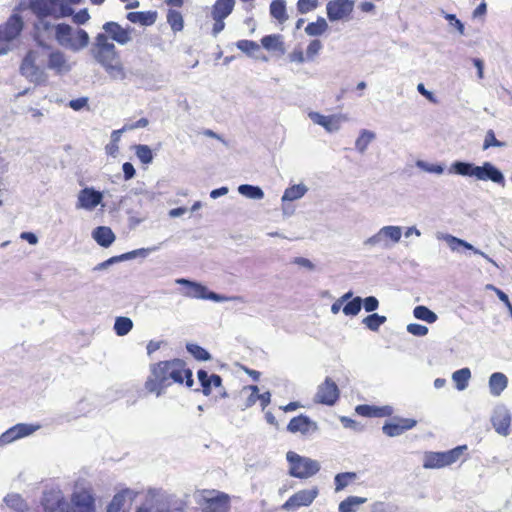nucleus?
Returning a JSON list of instances; mask_svg holds the SVG:
<instances>
[{
	"instance_id": "nucleus-1",
	"label": "nucleus",
	"mask_w": 512,
	"mask_h": 512,
	"mask_svg": "<svg viewBox=\"0 0 512 512\" xmlns=\"http://www.w3.org/2000/svg\"><path fill=\"white\" fill-rule=\"evenodd\" d=\"M104 32L98 33L92 46L94 59L105 69L113 79L123 80L126 77L125 68L114 43L125 45L131 41L133 28H123L118 22L109 21L103 25Z\"/></svg>"
},
{
	"instance_id": "nucleus-2",
	"label": "nucleus",
	"mask_w": 512,
	"mask_h": 512,
	"mask_svg": "<svg viewBox=\"0 0 512 512\" xmlns=\"http://www.w3.org/2000/svg\"><path fill=\"white\" fill-rule=\"evenodd\" d=\"M47 69L63 75L71 70V66L62 51L51 47L28 50L19 66L20 74L36 86L48 85Z\"/></svg>"
},
{
	"instance_id": "nucleus-3",
	"label": "nucleus",
	"mask_w": 512,
	"mask_h": 512,
	"mask_svg": "<svg viewBox=\"0 0 512 512\" xmlns=\"http://www.w3.org/2000/svg\"><path fill=\"white\" fill-rule=\"evenodd\" d=\"M172 384L192 388L194 384L193 374L184 360L174 358L150 365L149 375L144 382V390L147 394L160 397Z\"/></svg>"
},
{
	"instance_id": "nucleus-4",
	"label": "nucleus",
	"mask_w": 512,
	"mask_h": 512,
	"mask_svg": "<svg viewBox=\"0 0 512 512\" xmlns=\"http://www.w3.org/2000/svg\"><path fill=\"white\" fill-rule=\"evenodd\" d=\"M26 8L38 17H52L53 19H60L69 16L73 13L70 6L60 2L59 0H28L20 2L14 9V13L24 11Z\"/></svg>"
},
{
	"instance_id": "nucleus-5",
	"label": "nucleus",
	"mask_w": 512,
	"mask_h": 512,
	"mask_svg": "<svg viewBox=\"0 0 512 512\" xmlns=\"http://www.w3.org/2000/svg\"><path fill=\"white\" fill-rule=\"evenodd\" d=\"M57 42L73 51L85 48L89 43V35L84 29L73 31L70 25L61 23L56 25L54 37Z\"/></svg>"
},
{
	"instance_id": "nucleus-6",
	"label": "nucleus",
	"mask_w": 512,
	"mask_h": 512,
	"mask_svg": "<svg viewBox=\"0 0 512 512\" xmlns=\"http://www.w3.org/2000/svg\"><path fill=\"white\" fill-rule=\"evenodd\" d=\"M286 459L289 463V475L294 478L308 479L320 470L318 461L300 456L296 452L288 451Z\"/></svg>"
},
{
	"instance_id": "nucleus-7",
	"label": "nucleus",
	"mask_w": 512,
	"mask_h": 512,
	"mask_svg": "<svg viewBox=\"0 0 512 512\" xmlns=\"http://www.w3.org/2000/svg\"><path fill=\"white\" fill-rule=\"evenodd\" d=\"M199 505L202 512H230L231 498L222 491L216 489H202L199 491Z\"/></svg>"
},
{
	"instance_id": "nucleus-8",
	"label": "nucleus",
	"mask_w": 512,
	"mask_h": 512,
	"mask_svg": "<svg viewBox=\"0 0 512 512\" xmlns=\"http://www.w3.org/2000/svg\"><path fill=\"white\" fill-rule=\"evenodd\" d=\"M24 28V21L18 13H13L5 23L0 25V54L10 50V43L15 40Z\"/></svg>"
},
{
	"instance_id": "nucleus-9",
	"label": "nucleus",
	"mask_w": 512,
	"mask_h": 512,
	"mask_svg": "<svg viewBox=\"0 0 512 512\" xmlns=\"http://www.w3.org/2000/svg\"><path fill=\"white\" fill-rule=\"evenodd\" d=\"M466 446H458L445 452H426L423 459L425 469H439L457 462Z\"/></svg>"
},
{
	"instance_id": "nucleus-10",
	"label": "nucleus",
	"mask_w": 512,
	"mask_h": 512,
	"mask_svg": "<svg viewBox=\"0 0 512 512\" xmlns=\"http://www.w3.org/2000/svg\"><path fill=\"white\" fill-rule=\"evenodd\" d=\"M236 0H216L212 6L211 16L214 20L212 34L217 36L224 28V20L232 13Z\"/></svg>"
},
{
	"instance_id": "nucleus-11",
	"label": "nucleus",
	"mask_w": 512,
	"mask_h": 512,
	"mask_svg": "<svg viewBox=\"0 0 512 512\" xmlns=\"http://www.w3.org/2000/svg\"><path fill=\"white\" fill-rule=\"evenodd\" d=\"M318 495L319 489L316 486L310 489L299 490L284 502L282 509L286 511H294L300 507L310 506Z\"/></svg>"
},
{
	"instance_id": "nucleus-12",
	"label": "nucleus",
	"mask_w": 512,
	"mask_h": 512,
	"mask_svg": "<svg viewBox=\"0 0 512 512\" xmlns=\"http://www.w3.org/2000/svg\"><path fill=\"white\" fill-rule=\"evenodd\" d=\"M48 17H38L33 26V37L40 47H50L46 44L54 39L56 25L47 20Z\"/></svg>"
},
{
	"instance_id": "nucleus-13",
	"label": "nucleus",
	"mask_w": 512,
	"mask_h": 512,
	"mask_svg": "<svg viewBox=\"0 0 512 512\" xmlns=\"http://www.w3.org/2000/svg\"><path fill=\"white\" fill-rule=\"evenodd\" d=\"M340 391L337 384L329 377L318 386L315 402L328 406L334 405L339 399Z\"/></svg>"
},
{
	"instance_id": "nucleus-14",
	"label": "nucleus",
	"mask_w": 512,
	"mask_h": 512,
	"mask_svg": "<svg viewBox=\"0 0 512 512\" xmlns=\"http://www.w3.org/2000/svg\"><path fill=\"white\" fill-rule=\"evenodd\" d=\"M353 0H331L327 3V17L330 21L348 19L353 12Z\"/></svg>"
},
{
	"instance_id": "nucleus-15",
	"label": "nucleus",
	"mask_w": 512,
	"mask_h": 512,
	"mask_svg": "<svg viewBox=\"0 0 512 512\" xmlns=\"http://www.w3.org/2000/svg\"><path fill=\"white\" fill-rule=\"evenodd\" d=\"M37 429L36 426L19 423L6 430L0 436V445L9 444L15 440L31 435Z\"/></svg>"
},
{
	"instance_id": "nucleus-16",
	"label": "nucleus",
	"mask_w": 512,
	"mask_h": 512,
	"mask_svg": "<svg viewBox=\"0 0 512 512\" xmlns=\"http://www.w3.org/2000/svg\"><path fill=\"white\" fill-rule=\"evenodd\" d=\"M71 501L76 512H95V499L89 489L74 492Z\"/></svg>"
},
{
	"instance_id": "nucleus-17",
	"label": "nucleus",
	"mask_w": 512,
	"mask_h": 512,
	"mask_svg": "<svg viewBox=\"0 0 512 512\" xmlns=\"http://www.w3.org/2000/svg\"><path fill=\"white\" fill-rule=\"evenodd\" d=\"M102 198L103 195L101 192L86 187L80 190L76 207L92 210L101 203Z\"/></svg>"
},
{
	"instance_id": "nucleus-18",
	"label": "nucleus",
	"mask_w": 512,
	"mask_h": 512,
	"mask_svg": "<svg viewBox=\"0 0 512 512\" xmlns=\"http://www.w3.org/2000/svg\"><path fill=\"white\" fill-rule=\"evenodd\" d=\"M475 178L481 181L490 180L501 185H504L505 182L502 172L490 162H485L482 166H477L475 170Z\"/></svg>"
},
{
	"instance_id": "nucleus-19",
	"label": "nucleus",
	"mask_w": 512,
	"mask_h": 512,
	"mask_svg": "<svg viewBox=\"0 0 512 512\" xmlns=\"http://www.w3.org/2000/svg\"><path fill=\"white\" fill-rule=\"evenodd\" d=\"M44 512H69L68 503L56 492L46 493L42 499Z\"/></svg>"
},
{
	"instance_id": "nucleus-20",
	"label": "nucleus",
	"mask_w": 512,
	"mask_h": 512,
	"mask_svg": "<svg viewBox=\"0 0 512 512\" xmlns=\"http://www.w3.org/2000/svg\"><path fill=\"white\" fill-rule=\"evenodd\" d=\"M287 430L291 433L309 434L317 430V425L308 416L301 414L290 420Z\"/></svg>"
},
{
	"instance_id": "nucleus-21",
	"label": "nucleus",
	"mask_w": 512,
	"mask_h": 512,
	"mask_svg": "<svg viewBox=\"0 0 512 512\" xmlns=\"http://www.w3.org/2000/svg\"><path fill=\"white\" fill-rule=\"evenodd\" d=\"M177 283L188 287L187 295L197 299H211L218 301L220 297L214 292H208L207 288L199 283L191 282L186 279H179Z\"/></svg>"
},
{
	"instance_id": "nucleus-22",
	"label": "nucleus",
	"mask_w": 512,
	"mask_h": 512,
	"mask_svg": "<svg viewBox=\"0 0 512 512\" xmlns=\"http://www.w3.org/2000/svg\"><path fill=\"white\" fill-rule=\"evenodd\" d=\"M355 411L358 415L367 418H381L389 417L393 414L391 406H374L368 404H361L356 406Z\"/></svg>"
},
{
	"instance_id": "nucleus-23",
	"label": "nucleus",
	"mask_w": 512,
	"mask_h": 512,
	"mask_svg": "<svg viewBox=\"0 0 512 512\" xmlns=\"http://www.w3.org/2000/svg\"><path fill=\"white\" fill-rule=\"evenodd\" d=\"M416 420L409 418L398 419L397 422L386 423L382 427L384 434L389 437L401 435L407 430L412 429L416 425Z\"/></svg>"
},
{
	"instance_id": "nucleus-24",
	"label": "nucleus",
	"mask_w": 512,
	"mask_h": 512,
	"mask_svg": "<svg viewBox=\"0 0 512 512\" xmlns=\"http://www.w3.org/2000/svg\"><path fill=\"white\" fill-rule=\"evenodd\" d=\"M492 426L495 431L502 435L507 436L510 433L511 415L508 411L502 410L495 412L491 418Z\"/></svg>"
},
{
	"instance_id": "nucleus-25",
	"label": "nucleus",
	"mask_w": 512,
	"mask_h": 512,
	"mask_svg": "<svg viewBox=\"0 0 512 512\" xmlns=\"http://www.w3.org/2000/svg\"><path fill=\"white\" fill-rule=\"evenodd\" d=\"M261 46L270 53L283 55L285 53V44L281 34L265 35L261 38Z\"/></svg>"
},
{
	"instance_id": "nucleus-26",
	"label": "nucleus",
	"mask_w": 512,
	"mask_h": 512,
	"mask_svg": "<svg viewBox=\"0 0 512 512\" xmlns=\"http://www.w3.org/2000/svg\"><path fill=\"white\" fill-rule=\"evenodd\" d=\"M198 379L202 386V391L204 395L208 396L211 394L212 386L217 388L220 387L222 384V378L217 374L208 375V373L200 369L197 372Z\"/></svg>"
},
{
	"instance_id": "nucleus-27",
	"label": "nucleus",
	"mask_w": 512,
	"mask_h": 512,
	"mask_svg": "<svg viewBox=\"0 0 512 512\" xmlns=\"http://www.w3.org/2000/svg\"><path fill=\"white\" fill-rule=\"evenodd\" d=\"M157 12L156 11H137V12H129L127 14V19L131 23H139L143 26H151L157 20Z\"/></svg>"
},
{
	"instance_id": "nucleus-28",
	"label": "nucleus",
	"mask_w": 512,
	"mask_h": 512,
	"mask_svg": "<svg viewBox=\"0 0 512 512\" xmlns=\"http://www.w3.org/2000/svg\"><path fill=\"white\" fill-rule=\"evenodd\" d=\"M508 385V379L501 372L493 373L489 378V389L493 396H500Z\"/></svg>"
},
{
	"instance_id": "nucleus-29",
	"label": "nucleus",
	"mask_w": 512,
	"mask_h": 512,
	"mask_svg": "<svg viewBox=\"0 0 512 512\" xmlns=\"http://www.w3.org/2000/svg\"><path fill=\"white\" fill-rule=\"evenodd\" d=\"M311 118L315 123L324 127L328 132L336 131L340 127L339 118L335 115L325 116L319 113H312Z\"/></svg>"
},
{
	"instance_id": "nucleus-30",
	"label": "nucleus",
	"mask_w": 512,
	"mask_h": 512,
	"mask_svg": "<svg viewBox=\"0 0 512 512\" xmlns=\"http://www.w3.org/2000/svg\"><path fill=\"white\" fill-rule=\"evenodd\" d=\"M95 241L102 247H109L115 240V235L111 228L99 226L93 231Z\"/></svg>"
},
{
	"instance_id": "nucleus-31",
	"label": "nucleus",
	"mask_w": 512,
	"mask_h": 512,
	"mask_svg": "<svg viewBox=\"0 0 512 512\" xmlns=\"http://www.w3.org/2000/svg\"><path fill=\"white\" fill-rule=\"evenodd\" d=\"M367 501L364 497L348 496L341 501L338 506V512H356L360 505Z\"/></svg>"
},
{
	"instance_id": "nucleus-32",
	"label": "nucleus",
	"mask_w": 512,
	"mask_h": 512,
	"mask_svg": "<svg viewBox=\"0 0 512 512\" xmlns=\"http://www.w3.org/2000/svg\"><path fill=\"white\" fill-rule=\"evenodd\" d=\"M167 23L173 32H180L184 28V19L181 11L178 9H169L166 15Z\"/></svg>"
},
{
	"instance_id": "nucleus-33",
	"label": "nucleus",
	"mask_w": 512,
	"mask_h": 512,
	"mask_svg": "<svg viewBox=\"0 0 512 512\" xmlns=\"http://www.w3.org/2000/svg\"><path fill=\"white\" fill-rule=\"evenodd\" d=\"M270 14L278 22L284 23L288 19L286 3L284 0H273L270 4Z\"/></svg>"
},
{
	"instance_id": "nucleus-34",
	"label": "nucleus",
	"mask_w": 512,
	"mask_h": 512,
	"mask_svg": "<svg viewBox=\"0 0 512 512\" xmlns=\"http://www.w3.org/2000/svg\"><path fill=\"white\" fill-rule=\"evenodd\" d=\"M6 505L15 510L16 512H26L28 510V504L24 498L19 494H8L4 498Z\"/></svg>"
},
{
	"instance_id": "nucleus-35",
	"label": "nucleus",
	"mask_w": 512,
	"mask_h": 512,
	"mask_svg": "<svg viewBox=\"0 0 512 512\" xmlns=\"http://www.w3.org/2000/svg\"><path fill=\"white\" fill-rule=\"evenodd\" d=\"M357 478L355 472L338 473L334 478L335 492L342 491Z\"/></svg>"
},
{
	"instance_id": "nucleus-36",
	"label": "nucleus",
	"mask_w": 512,
	"mask_h": 512,
	"mask_svg": "<svg viewBox=\"0 0 512 512\" xmlns=\"http://www.w3.org/2000/svg\"><path fill=\"white\" fill-rule=\"evenodd\" d=\"M127 491H121L114 495L107 507V512H127L125 509Z\"/></svg>"
},
{
	"instance_id": "nucleus-37",
	"label": "nucleus",
	"mask_w": 512,
	"mask_h": 512,
	"mask_svg": "<svg viewBox=\"0 0 512 512\" xmlns=\"http://www.w3.org/2000/svg\"><path fill=\"white\" fill-rule=\"evenodd\" d=\"M470 377L471 372L469 368L459 369L452 374V379L458 390H463L467 387Z\"/></svg>"
},
{
	"instance_id": "nucleus-38",
	"label": "nucleus",
	"mask_w": 512,
	"mask_h": 512,
	"mask_svg": "<svg viewBox=\"0 0 512 512\" xmlns=\"http://www.w3.org/2000/svg\"><path fill=\"white\" fill-rule=\"evenodd\" d=\"M307 189L304 185L298 184L288 187L282 196V201H294L301 198Z\"/></svg>"
},
{
	"instance_id": "nucleus-39",
	"label": "nucleus",
	"mask_w": 512,
	"mask_h": 512,
	"mask_svg": "<svg viewBox=\"0 0 512 512\" xmlns=\"http://www.w3.org/2000/svg\"><path fill=\"white\" fill-rule=\"evenodd\" d=\"M133 327V322L128 317H117L114 323V330L118 336H125Z\"/></svg>"
},
{
	"instance_id": "nucleus-40",
	"label": "nucleus",
	"mask_w": 512,
	"mask_h": 512,
	"mask_svg": "<svg viewBox=\"0 0 512 512\" xmlns=\"http://www.w3.org/2000/svg\"><path fill=\"white\" fill-rule=\"evenodd\" d=\"M413 315L415 318L426 321L428 323H434L437 320V315L423 305L416 306L413 310Z\"/></svg>"
},
{
	"instance_id": "nucleus-41",
	"label": "nucleus",
	"mask_w": 512,
	"mask_h": 512,
	"mask_svg": "<svg viewBox=\"0 0 512 512\" xmlns=\"http://www.w3.org/2000/svg\"><path fill=\"white\" fill-rule=\"evenodd\" d=\"M238 191L241 195L250 199H262L264 197V192L258 186L243 184L239 186Z\"/></svg>"
},
{
	"instance_id": "nucleus-42",
	"label": "nucleus",
	"mask_w": 512,
	"mask_h": 512,
	"mask_svg": "<svg viewBox=\"0 0 512 512\" xmlns=\"http://www.w3.org/2000/svg\"><path fill=\"white\" fill-rule=\"evenodd\" d=\"M328 28L327 22L324 18L319 17L316 22L309 23L305 32L310 36H318L323 34Z\"/></svg>"
},
{
	"instance_id": "nucleus-43",
	"label": "nucleus",
	"mask_w": 512,
	"mask_h": 512,
	"mask_svg": "<svg viewBox=\"0 0 512 512\" xmlns=\"http://www.w3.org/2000/svg\"><path fill=\"white\" fill-rule=\"evenodd\" d=\"M236 47L248 56H254L260 50V45L257 42L247 39L237 41Z\"/></svg>"
},
{
	"instance_id": "nucleus-44",
	"label": "nucleus",
	"mask_w": 512,
	"mask_h": 512,
	"mask_svg": "<svg viewBox=\"0 0 512 512\" xmlns=\"http://www.w3.org/2000/svg\"><path fill=\"white\" fill-rule=\"evenodd\" d=\"M386 317L377 313L370 314L363 319V324L371 331H378L379 327L386 322Z\"/></svg>"
},
{
	"instance_id": "nucleus-45",
	"label": "nucleus",
	"mask_w": 512,
	"mask_h": 512,
	"mask_svg": "<svg viewBox=\"0 0 512 512\" xmlns=\"http://www.w3.org/2000/svg\"><path fill=\"white\" fill-rule=\"evenodd\" d=\"M477 166L472 163L467 162H455L453 164V169L455 173L462 176H469L475 178V170Z\"/></svg>"
},
{
	"instance_id": "nucleus-46",
	"label": "nucleus",
	"mask_w": 512,
	"mask_h": 512,
	"mask_svg": "<svg viewBox=\"0 0 512 512\" xmlns=\"http://www.w3.org/2000/svg\"><path fill=\"white\" fill-rule=\"evenodd\" d=\"M186 349L198 361H207L211 358L209 352L197 344H187Z\"/></svg>"
},
{
	"instance_id": "nucleus-47",
	"label": "nucleus",
	"mask_w": 512,
	"mask_h": 512,
	"mask_svg": "<svg viewBox=\"0 0 512 512\" xmlns=\"http://www.w3.org/2000/svg\"><path fill=\"white\" fill-rule=\"evenodd\" d=\"M374 137L375 135L373 132L363 130L355 142L356 149L360 152H364Z\"/></svg>"
},
{
	"instance_id": "nucleus-48",
	"label": "nucleus",
	"mask_w": 512,
	"mask_h": 512,
	"mask_svg": "<svg viewBox=\"0 0 512 512\" xmlns=\"http://www.w3.org/2000/svg\"><path fill=\"white\" fill-rule=\"evenodd\" d=\"M136 156L143 164H149L152 162L153 153L149 146L147 145H137L135 147Z\"/></svg>"
},
{
	"instance_id": "nucleus-49",
	"label": "nucleus",
	"mask_w": 512,
	"mask_h": 512,
	"mask_svg": "<svg viewBox=\"0 0 512 512\" xmlns=\"http://www.w3.org/2000/svg\"><path fill=\"white\" fill-rule=\"evenodd\" d=\"M243 391H249L250 394L242 404V409L252 407L258 401L259 388L256 385H249L243 388Z\"/></svg>"
},
{
	"instance_id": "nucleus-50",
	"label": "nucleus",
	"mask_w": 512,
	"mask_h": 512,
	"mask_svg": "<svg viewBox=\"0 0 512 512\" xmlns=\"http://www.w3.org/2000/svg\"><path fill=\"white\" fill-rule=\"evenodd\" d=\"M361 305L362 299L360 297H355L344 305L343 313L347 316H356L361 310Z\"/></svg>"
},
{
	"instance_id": "nucleus-51",
	"label": "nucleus",
	"mask_w": 512,
	"mask_h": 512,
	"mask_svg": "<svg viewBox=\"0 0 512 512\" xmlns=\"http://www.w3.org/2000/svg\"><path fill=\"white\" fill-rule=\"evenodd\" d=\"M506 145L505 142L499 141L495 133L492 129L488 130L485 134L484 142H483V149L487 150L490 147H504Z\"/></svg>"
},
{
	"instance_id": "nucleus-52",
	"label": "nucleus",
	"mask_w": 512,
	"mask_h": 512,
	"mask_svg": "<svg viewBox=\"0 0 512 512\" xmlns=\"http://www.w3.org/2000/svg\"><path fill=\"white\" fill-rule=\"evenodd\" d=\"M380 234H383L393 242H398L401 238L402 232L401 228L398 226H385L380 230Z\"/></svg>"
},
{
	"instance_id": "nucleus-53",
	"label": "nucleus",
	"mask_w": 512,
	"mask_h": 512,
	"mask_svg": "<svg viewBox=\"0 0 512 512\" xmlns=\"http://www.w3.org/2000/svg\"><path fill=\"white\" fill-rule=\"evenodd\" d=\"M318 0H298L297 10L301 14H306L313 11L318 6Z\"/></svg>"
},
{
	"instance_id": "nucleus-54",
	"label": "nucleus",
	"mask_w": 512,
	"mask_h": 512,
	"mask_svg": "<svg viewBox=\"0 0 512 512\" xmlns=\"http://www.w3.org/2000/svg\"><path fill=\"white\" fill-rule=\"evenodd\" d=\"M149 124V121L147 118H141L139 119L138 121L136 122H132V123H126L122 129L120 130H115L113 131V135L117 134V133H121L123 131H129V130H134V129H138V128H144L146 127L147 125Z\"/></svg>"
},
{
	"instance_id": "nucleus-55",
	"label": "nucleus",
	"mask_w": 512,
	"mask_h": 512,
	"mask_svg": "<svg viewBox=\"0 0 512 512\" xmlns=\"http://www.w3.org/2000/svg\"><path fill=\"white\" fill-rule=\"evenodd\" d=\"M321 47H322V44H321L320 40H318V39L312 40L309 43L307 50H306L307 58L313 59L318 54Z\"/></svg>"
},
{
	"instance_id": "nucleus-56",
	"label": "nucleus",
	"mask_w": 512,
	"mask_h": 512,
	"mask_svg": "<svg viewBox=\"0 0 512 512\" xmlns=\"http://www.w3.org/2000/svg\"><path fill=\"white\" fill-rule=\"evenodd\" d=\"M407 331L414 336H425L428 333V328L421 324L411 323L407 326Z\"/></svg>"
},
{
	"instance_id": "nucleus-57",
	"label": "nucleus",
	"mask_w": 512,
	"mask_h": 512,
	"mask_svg": "<svg viewBox=\"0 0 512 512\" xmlns=\"http://www.w3.org/2000/svg\"><path fill=\"white\" fill-rule=\"evenodd\" d=\"M363 306L367 312H373L378 308L379 301L377 300L376 297L369 296L363 300Z\"/></svg>"
},
{
	"instance_id": "nucleus-58",
	"label": "nucleus",
	"mask_w": 512,
	"mask_h": 512,
	"mask_svg": "<svg viewBox=\"0 0 512 512\" xmlns=\"http://www.w3.org/2000/svg\"><path fill=\"white\" fill-rule=\"evenodd\" d=\"M155 250L154 248H141V249H138V250H134V251H131V252H128L126 254H123L122 256H120V259H131L137 255H142V256H146L150 251H153Z\"/></svg>"
},
{
	"instance_id": "nucleus-59",
	"label": "nucleus",
	"mask_w": 512,
	"mask_h": 512,
	"mask_svg": "<svg viewBox=\"0 0 512 512\" xmlns=\"http://www.w3.org/2000/svg\"><path fill=\"white\" fill-rule=\"evenodd\" d=\"M352 297V292L345 293L340 299H338L335 303L331 306V312L333 314H337L340 311L341 305L343 302L347 301Z\"/></svg>"
},
{
	"instance_id": "nucleus-60",
	"label": "nucleus",
	"mask_w": 512,
	"mask_h": 512,
	"mask_svg": "<svg viewBox=\"0 0 512 512\" xmlns=\"http://www.w3.org/2000/svg\"><path fill=\"white\" fill-rule=\"evenodd\" d=\"M292 62L303 63L305 61L304 52L301 48H295L289 55Z\"/></svg>"
},
{
	"instance_id": "nucleus-61",
	"label": "nucleus",
	"mask_w": 512,
	"mask_h": 512,
	"mask_svg": "<svg viewBox=\"0 0 512 512\" xmlns=\"http://www.w3.org/2000/svg\"><path fill=\"white\" fill-rule=\"evenodd\" d=\"M88 99L86 97H81L77 99H73L69 102V107L75 111H78L87 105Z\"/></svg>"
},
{
	"instance_id": "nucleus-62",
	"label": "nucleus",
	"mask_w": 512,
	"mask_h": 512,
	"mask_svg": "<svg viewBox=\"0 0 512 512\" xmlns=\"http://www.w3.org/2000/svg\"><path fill=\"white\" fill-rule=\"evenodd\" d=\"M125 180H129L135 176L134 166L130 162H125L122 166Z\"/></svg>"
},
{
	"instance_id": "nucleus-63",
	"label": "nucleus",
	"mask_w": 512,
	"mask_h": 512,
	"mask_svg": "<svg viewBox=\"0 0 512 512\" xmlns=\"http://www.w3.org/2000/svg\"><path fill=\"white\" fill-rule=\"evenodd\" d=\"M446 241H447V243H448L449 247H450L452 250H457V249L461 246L460 244H462V243H463V240H462V239H459V238H457V237H455V236H452V235H448V236L446 237Z\"/></svg>"
},
{
	"instance_id": "nucleus-64",
	"label": "nucleus",
	"mask_w": 512,
	"mask_h": 512,
	"mask_svg": "<svg viewBox=\"0 0 512 512\" xmlns=\"http://www.w3.org/2000/svg\"><path fill=\"white\" fill-rule=\"evenodd\" d=\"M495 294L505 304V306L508 308L509 312L512 315V304H511L507 294H505L501 289L500 290H495Z\"/></svg>"
}]
</instances>
